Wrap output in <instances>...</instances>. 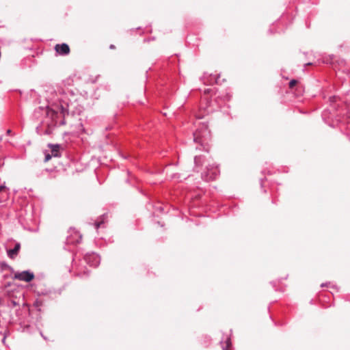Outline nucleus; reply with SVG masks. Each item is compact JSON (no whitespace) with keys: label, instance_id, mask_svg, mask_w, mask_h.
I'll use <instances>...</instances> for the list:
<instances>
[{"label":"nucleus","instance_id":"nucleus-19","mask_svg":"<svg viewBox=\"0 0 350 350\" xmlns=\"http://www.w3.org/2000/svg\"><path fill=\"white\" fill-rule=\"evenodd\" d=\"M11 304H12V305L13 306H16V305H17V303H16L15 301H14V300L11 301Z\"/></svg>","mask_w":350,"mask_h":350},{"label":"nucleus","instance_id":"nucleus-12","mask_svg":"<svg viewBox=\"0 0 350 350\" xmlns=\"http://www.w3.org/2000/svg\"><path fill=\"white\" fill-rule=\"evenodd\" d=\"M204 162V157L203 156H196L194 157V163L196 167L201 166Z\"/></svg>","mask_w":350,"mask_h":350},{"label":"nucleus","instance_id":"nucleus-7","mask_svg":"<svg viewBox=\"0 0 350 350\" xmlns=\"http://www.w3.org/2000/svg\"><path fill=\"white\" fill-rule=\"evenodd\" d=\"M55 50L60 55H66L70 53L69 46L66 43L57 44L55 46Z\"/></svg>","mask_w":350,"mask_h":350},{"label":"nucleus","instance_id":"nucleus-1","mask_svg":"<svg viewBox=\"0 0 350 350\" xmlns=\"http://www.w3.org/2000/svg\"><path fill=\"white\" fill-rule=\"evenodd\" d=\"M69 103L68 98L64 94H61L59 96L53 101L50 107L47 109V116L51 117L54 122V125L65 124L64 117L68 114Z\"/></svg>","mask_w":350,"mask_h":350},{"label":"nucleus","instance_id":"nucleus-5","mask_svg":"<svg viewBox=\"0 0 350 350\" xmlns=\"http://www.w3.org/2000/svg\"><path fill=\"white\" fill-rule=\"evenodd\" d=\"M14 279L29 282L34 278V274L30 271H23L21 272H16L14 274Z\"/></svg>","mask_w":350,"mask_h":350},{"label":"nucleus","instance_id":"nucleus-8","mask_svg":"<svg viewBox=\"0 0 350 350\" xmlns=\"http://www.w3.org/2000/svg\"><path fill=\"white\" fill-rule=\"evenodd\" d=\"M203 83L206 85H213L219 83V76L216 77L213 75H208L205 73L202 78Z\"/></svg>","mask_w":350,"mask_h":350},{"label":"nucleus","instance_id":"nucleus-9","mask_svg":"<svg viewBox=\"0 0 350 350\" xmlns=\"http://www.w3.org/2000/svg\"><path fill=\"white\" fill-rule=\"evenodd\" d=\"M48 146L51 148V154L53 155V157H60V153H59L60 146L59 144H49Z\"/></svg>","mask_w":350,"mask_h":350},{"label":"nucleus","instance_id":"nucleus-15","mask_svg":"<svg viewBox=\"0 0 350 350\" xmlns=\"http://www.w3.org/2000/svg\"><path fill=\"white\" fill-rule=\"evenodd\" d=\"M297 83V81L295 80V79H292L290 82H289V88H293L294 86Z\"/></svg>","mask_w":350,"mask_h":350},{"label":"nucleus","instance_id":"nucleus-17","mask_svg":"<svg viewBox=\"0 0 350 350\" xmlns=\"http://www.w3.org/2000/svg\"><path fill=\"white\" fill-rule=\"evenodd\" d=\"M211 91H212V90L211 88H206L204 90V93L205 94H208L211 93Z\"/></svg>","mask_w":350,"mask_h":350},{"label":"nucleus","instance_id":"nucleus-18","mask_svg":"<svg viewBox=\"0 0 350 350\" xmlns=\"http://www.w3.org/2000/svg\"><path fill=\"white\" fill-rule=\"evenodd\" d=\"M5 189H6V187L5 185H0V193L3 192Z\"/></svg>","mask_w":350,"mask_h":350},{"label":"nucleus","instance_id":"nucleus-25","mask_svg":"<svg viewBox=\"0 0 350 350\" xmlns=\"http://www.w3.org/2000/svg\"><path fill=\"white\" fill-rule=\"evenodd\" d=\"M325 285V284H321V286H324Z\"/></svg>","mask_w":350,"mask_h":350},{"label":"nucleus","instance_id":"nucleus-16","mask_svg":"<svg viewBox=\"0 0 350 350\" xmlns=\"http://www.w3.org/2000/svg\"><path fill=\"white\" fill-rule=\"evenodd\" d=\"M52 157H53V155L51 154L46 153L45 154L44 161L46 162V161H49Z\"/></svg>","mask_w":350,"mask_h":350},{"label":"nucleus","instance_id":"nucleus-21","mask_svg":"<svg viewBox=\"0 0 350 350\" xmlns=\"http://www.w3.org/2000/svg\"><path fill=\"white\" fill-rule=\"evenodd\" d=\"M109 48H110L111 49H115V46H114L113 44H111V45L109 46Z\"/></svg>","mask_w":350,"mask_h":350},{"label":"nucleus","instance_id":"nucleus-14","mask_svg":"<svg viewBox=\"0 0 350 350\" xmlns=\"http://www.w3.org/2000/svg\"><path fill=\"white\" fill-rule=\"evenodd\" d=\"M221 344L222 350H228L229 347L231 345L230 338L228 337L226 338V340L224 342L223 341H221Z\"/></svg>","mask_w":350,"mask_h":350},{"label":"nucleus","instance_id":"nucleus-2","mask_svg":"<svg viewBox=\"0 0 350 350\" xmlns=\"http://www.w3.org/2000/svg\"><path fill=\"white\" fill-rule=\"evenodd\" d=\"M210 139L211 131L208 129V126L206 123L203 122L193 133V140L195 142L200 144L204 149L208 150L206 146Z\"/></svg>","mask_w":350,"mask_h":350},{"label":"nucleus","instance_id":"nucleus-6","mask_svg":"<svg viewBox=\"0 0 350 350\" xmlns=\"http://www.w3.org/2000/svg\"><path fill=\"white\" fill-rule=\"evenodd\" d=\"M70 233V236H68L66 239L67 243L77 244L81 241L82 237L79 232L75 231V230H71Z\"/></svg>","mask_w":350,"mask_h":350},{"label":"nucleus","instance_id":"nucleus-24","mask_svg":"<svg viewBox=\"0 0 350 350\" xmlns=\"http://www.w3.org/2000/svg\"><path fill=\"white\" fill-rule=\"evenodd\" d=\"M260 183L262 184V179L260 180Z\"/></svg>","mask_w":350,"mask_h":350},{"label":"nucleus","instance_id":"nucleus-10","mask_svg":"<svg viewBox=\"0 0 350 350\" xmlns=\"http://www.w3.org/2000/svg\"><path fill=\"white\" fill-rule=\"evenodd\" d=\"M21 248V244L17 243L13 249L8 250V256L10 258H14L18 253Z\"/></svg>","mask_w":350,"mask_h":350},{"label":"nucleus","instance_id":"nucleus-4","mask_svg":"<svg viewBox=\"0 0 350 350\" xmlns=\"http://www.w3.org/2000/svg\"><path fill=\"white\" fill-rule=\"evenodd\" d=\"M84 260L91 267H96L100 262V256L96 253L87 254L84 256Z\"/></svg>","mask_w":350,"mask_h":350},{"label":"nucleus","instance_id":"nucleus-20","mask_svg":"<svg viewBox=\"0 0 350 350\" xmlns=\"http://www.w3.org/2000/svg\"><path fill=\"white\" fill-rule=\"evenodd\" d=\"M3 165V160L1 159V158H0V167Z\"/></svg>","mask_w":350,"mask_h":350},{"label":"nucleus","instance_id":"nucleus-3","mask_svg":"<svg viewBox=\"0 0 350 350\" xmlns=\"http://www.w3.org/2000/svg\"><path fill=\"white\" fill-rule=\"evenodd\" d=\"M218 166L215 164H209L206 167V171L202 174V178L206 181L213 180L219 176Z\"/></svg>","mask_w":350,"mask_h":350},{"label":"nucleus","instance_id":"nucleus-13","mask_svg":"<svg viewBox=\"0 0 350 350\" xmlns=\"http://www.w3.org/2000/svg\"><path fill=\"white\" fill-rule=\"evenodd\" d=\"M338 99L339 98L335 96L329 98V103H330V105H331V108H332L330 110H336L337 109L336 106L334 105V103H336Z\"/></svg>","mask_w":350,"mask_h":350},{"label":"nucleus","instance_id":"nucleus-11","mask_svg":"<svg viewBox=\"0 0 350 350\" xmlns=\"http://www.w3.org/2000/svg\"><path fill=\"white\" fill-rule=\"evenodd\" d=\"M107 219V214L102 215L96 221H94V226L95 228L98 229L100 227H101L105 223Z\"/></svg>","mask_w":350,"mask_h":350},{"label":"nucleus","instance_id":"nucleus-23","mask_svg":"<svg viewBox=\"0 0 350 350\" xmlns=\"http://www.w3.org/2000/svg\"><path fill=\"white\" fill-rule=\"evenodd\" d=\"M176 174H173V175L172 176V178H176Z\"/></svg>","mask_w":350,"mask_h":350},{"label":"nucleus","instance_id":"nucleus-22","mask_svg":"<svg viewBox=\"0 0 350 350\" xmlns=\"http://www.w3.org/2000/svg\"><path fill=\"white\" fill-rule=\"evenodd\" d=\"M10 133H11V130L8 129V130L7 131V133H8V134H10Z\"/></svg>","mask_w":350,"mask_h":350}]
</instances>
